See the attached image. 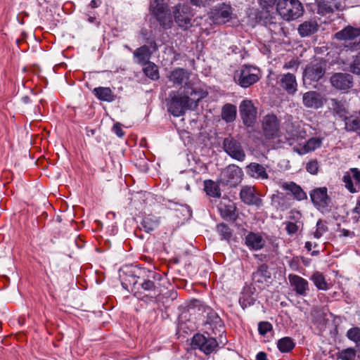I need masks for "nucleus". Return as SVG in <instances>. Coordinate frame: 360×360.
I'll use <instances>...</instances> for the list:
<instances>
[{"label": "nucleus", "instance_id": "nucleus-1", "mask_svg": "<svg viewBox=\"0 0 360 360\" xmlns=\"http://www.w3.org/2000/svg\"><path fill=\"white\" fill-rule=\"evenodd\" d=\"M170 96L171 99L167 103L168 112L175 117H179L193 105L196 106L197 103L204 98V93L191 89V91H185L179 94H171Z\"/></svg>", "mask_w": 360, "mask_h": 360}, {"label": "nucleus", "instance_id": "nucleus-2", "mask_svg": "<svg viewBox=\"0 0 360 360\" xmlns=\"http://www.w3.org/2000/svg\"><path fill=\"white\" fill-rule=\"evenodd\" d=\"M162 278V275L155 271L141 270L138 286L141 294L136 297L145 302H153L160 294L155 281H160Z\"/></svg>", "mask_w": 360, "mask_h": 360}, {"label": "nucleus", "instance_id": "nucleus-3", "mask_svg": "<svg viewBox=\"0 0 360 360\" xmlns=\"http://www.w3.org/2000/svg\"><path fill=\"white\" fill-rule=\"evenodd\" d=\"M268 6L276 4V11L286 21H291L302 16L304 12L299 0H264Z\"/></svg>", "mask_w": 360, "mask_h": 360}, {"label": "nucleus", "instance_id": "nucleus-4", "mask_svg": "<svg viewBox=\"0 0 360 360\" xmlns=\"http://www.w3.org/2000/svg\"><path fill=\"white\" fill-rule=\"evenodd\" d=\"M326 61L321 58L315 59L307 64L303 72L304 85H311L321 79L326 73Z\"/></svg>", "mask_w": 360, "mask_h": 360}, {"label": "nucleus", "instance_id": "nucleus-5", "mask_svg": "<svg viewBox=\"0 0 360 360\" xmlns=\"http://www.w3.org/2000/svg\"><path fill=\"white\" fill-rule=\"evenodd\" d=\"M213 333L205 330L204 334L197 333L192 338L191 345L193 349H198L206 355H209L217 350L219 343Z\"/></svg>", "mask_w": 360, "mask_h": 360}, {"label": "nucleus", "instance_id": "nucleus-6", "mask_svg": "<svg viewBox=\"0 0 360 360\" xmlns=\"http://www.w3.org/2000/svg\"><path fill=\"white\" fill-rule=\"evenodd\" d=\"M314 207L323 214L329 213L332 208V200L328 195L326 187L313 189L309 193Z\"/></svg>", "mask_w": 360, "mask_h": 360}, {"label": "nucleus", "instance_id": "nucleus-7", "mask_svg": "<svg viewBox=\"0 0 360 360\" xmlns=\"http://www.w3.org/2000/svg\"><path fill=\"white\" fill-rule=\"evenodd\" d=\"M203 312L205 314V328L206 330L213 333L214 335H221L224 333V323L218 314L212 308L204 306Z\"/></svg>", "mask_w": 360, "mask_h": 360}, {"label": "nucleus", "instance_id": "nucleus-8", "mask_svg": "<svg viewBox=\"0 0 360 360\" xmlns=\"http://www.w3.org/2000/svg\"><path fill=\"white\" fill-rule=\"evenodd\" d=\"M150 10L162 27L165 29L172 27V16L165 4L154 0L150 4Z\"/></svg>", "mask_w": 360, "mask_h": 360}, {"label": "nucleus", "instance_id": "nucleus-9", "mask_svg": "<svg viewBox=\"0 0 360 360\" xmlns=\"http://www.w3.org/2000/svg\"><path fill=\"white\" fill-rule=\"evenodd\" d=\"M173 15L175 22L183 30H186L192 26L193 14L189 6L185 4H177L173 8Z\"/></svg>", "mask_w": 360, "mask_h": 360}, {"label": "nucleus", "instance_id": "nucleus-10", "mask_svg": "<svg viewBox=\"0 0 360 360\" xmlns=\"http://www.w3.org/2000/svg\"><path fill=\"white\" fill-rule=\"evenodd\" d=\"M255 71V69L251 67L243 66L235 72L234 80L241 87L248 88L259 79V75Z\"/></svg>", "mask_w": 360, "mask_h": 360}, {"label": "nucleus", "instance_id": "nucleus-11", "mask_svg": "<svg viewBox=\"0 0 360 360\" xmlns=\"http://www.w3.org/2000/svg\"><path fill=\"white\" fill-rule=\"evenodd\" d=\"M262 129L266 139H276L280 134V122L275 115L268 114L263 117Z\"/></svg>", "mask_w": 360, "mask_h": 360}, {"label": "nucleus", "instance_id": "nucleus-12", "mask_svg": "<svg viewBox=\"0 0 360 360\" xmlns=\"http://www.w3.org/2000/svg\"><path fill=\"white\" fill-rule=\"evenodd\" d=\"M239 111L243 124L248 127H253L257 120V108L250 100L242 101Z\"/></svg>", "mask_w": 360, "mask_h": 360}, {"label": "nucleus", "instance_id": "nucleus-13", "mask_svg": "<svg viewBox=\"0 0 360 360\" xmlns=\"http://www.w3.org/2000/svg\"><path fill=\"white\" fill-rule=\"evenodd\" d=\"M223 148L226 153L237 160L243 161L245 158V153L240 143L232 137L224 139Z\"/></svg>", "mask_w": 360, "mask_h": 360}, {"label": "nucleus", "instance_id": "nucleus-14", "mask_svg": "<svg viewBox=\"0 0 360 360\" xmlns=\"http://www.w3.org/2000/svg\"><path fill=\"white\" fill-rule=\"evenodd\" d=\"M168 79L174 85H184V91H191V89H195L188 82L189 73L183 68H176L172 71L168 75Z\"/></svg>", "mask_w": 360, "mask_h": 360}, {"label": "nucleus", "instance_id": "nucleus-15", "mask_svg": "<svg viewBox=\"0 0 360 360\" xmlns=\"http://www.w3.org/2000/svg\"><path fill=\"white\" fill-rule=\"evenodd\" d=\"M330 82L338 90H347L353 86V76L349 73L336 72L330 77Z\"/></svg>", "mask_w": 360, "mask_h": 360}, {"label": "nucleus", "instance_id": "nucleus-16", "mask_svg": "<svg viewBox=\"0 0 360 360\" xmlns=\"http://www.w3.org/2000/svg\"><path fill=\"white\" fill-rule=\"evenodd\" d=\"M241 200L246 205L261 207L262 200L255 195V189L253 186H243L240 192Z\"/></svg>", "mask_w": 360, "mask_h": 360}, {"label": "nucleus", "instance_id": "nucleus-17", "mask_svg": "<svg viewBox=\"0 0 360 360\" xmlns=\"http://www.w3.org/2000/svg\"><path fill=\"white\" fill-rule=\"evenodd\" d=\"M288 280L297 295H307L309 291V283L306 279L296 274H289Z\"/></svg>", "mask_w": 360, "mask_h": 360}, {"label": "nucleus", "instance_id": "nucleus-18", "mask_svg": "<svg viewBox=\"0 0 360 360\" xmlns=\"http://www.w3.org/2000/svg\"><path fill=\"white\" fill-rule=\"evenodd\" d=\"M280 86L288 94L293 95L297 90V83L295 76L292 73H286L279 76Z\"/></svg>", "mask_w": 360, "mask_h": 360}, {"label": "nucleus", "instance_id": "nucleus-19", "mask_svg": "<svg viewBox=\"0 0 360 360\" xmlns=\"http://www.w3.org/2000/svg\"><path fill=\"white\" fill-rule=\"evenodd\" d=\"M319 30V25L315 19H309L302 22L297 27V32L301 37H308L316 34Z\"/></svg>", "mask_w": 360, "mask_h": 360}, {"label": "nucleus", "instance_id": "nucleus-20", "mask_svg": "<svg viewBox=\"0 0 360 360\" xmlns=\"http://www.w3.org/2000/svg\"><path fill=\"white\" fill-rule=\"evenodd\" d=\"M360 37V27L347 25L334 34V38L340 41H352Z\"/></svg>", "mask_w": 360, "mask_h": 360}, {"label": "nucleus", "instance_id": "nucleus-21", "mask_svg": "<svg viewBox=\"0 0 360 360\" xmlns=\"http://www.w3.org/2000/svg\"><path fill=\"white\" fill-rule=\"evenodd\" d=\"M303 104L307 108H319L323 105L321 94L315 91H310L303 94Z\"/></svg>", "mask_w": 360, "mask_h": 360}, {"label": "nucleus", "instance_id": "nucleus-22", "mask_svg": "<svg viewBox=\"0 0 360 360\" xmlns=\"http://www.w3.org/2000/svg\"><path fill=\"white\" fill-rule=\"evenodd\" d=\"M245 244L252 250H259L265 245V240L259 233L249 232L245 237Z\"/></svg>", "mask_w": 360, "mask_h": 360}, {"label": "nucleus", "instance_id": "nucleus-23", "mask_svg": "<svg viewBox=\"0 0 360 360\" xmlns=\"http://www.w3.org/2000/svg\"><path fill=\"white\" fill-rule=\"evenodd\" d=\"M219 210L221 218L227 221L234 223L238 218L236 205L233 202L221 205Z\"/></svg>", "mask_w": 360, "mask_h": 360}, {"label": "nucleus", "instance_id": "nucleus-24", "mask_svg": "<svg viewBox=\"0 0 360 360\" xmlns=\"http://www.w3.org/2000/svg\"><path fill=\"white\" fill-rule=\"evenodd\" d=\"M252 281L258 284H266L270 283L271 274L268 271V266L266 264H260L257 269L252 273Z\"/></svg>", "mask_w": 360, "mask_h": 360}, {"label": "nucleus", "instance_id": "nucleus-25", "mask_svg": "<svg viewBox=\"0 0 360 360\" xmlns=\"http://www.w3.org/2000/svg\"><path fill=\"white\" fill-rule=\"evenodd\" d=\"M140 272L139 274H130L127 275L125 278L122 280V286L127 290L128 291L134 292V295L138 297L141 294L139 292V281Z\"/></svg>", "mask_w": 360, "mask_h": 360}, {"label": "nucleus", "instance_id": "nucleus-26", "mask_svg": "<svg viewBox=\"0 0 360 360\" xmlns=\"http://www.w3.org/2000/svg\"><path fill=\"white\" fill-rule=\"evenodd\" d=\"M247 169L250 175L253 178L264 179L269 177L266 168L259 163L252 162L247 166Z\"/></svg>", "mask_w": 360, "mask_h": 360}, {"label": "nucleus", "instance_id": "nucleus-27", "mask_svg": "<svg viewBox=\"0 0 360 360\" xmlns=\"http://www.w3.org/2000/svg\"><path fill=\"white\" fill-rule=\"evenodd\" d=\"M232 10L229 5L221 4L216 10L214 19L219 23H225L231 18Z\"/></svg>", "mask_w": 360, "mask_h": 360}, {"label": "nucleus", "instance_id": "nucleus-28", "mask_svg": "<svg viewBox=\"0 0 360 360\" xmlns=\"http://www.w3.org/2000/svg\"><path fill=\"white\" fill-rule=\"evenodd\" d=\"M284 190L289 191L293 195L294 198L297 200H302L307 199V196L306 193L302 188L297 185L294 181L290 183L285 182L282 185Z\"/></svg>", "mask_w": 360, "mask_h": 360}, {"label": "nucleus", "instance_id": "nucleus-29", "mask_svg": "<svg viewBox=\"0 0 360 360\" xmlns=\"http://www.w3.org/2000/svg\"><path fill=\"white\" fill-rule=\"evenodd\" d=\"M160 222V217L148 214L143 217L141 226L146 232L150 233L158 227Z\"/></svg>", "mask_w": 360, "mask_h": 360}, {"label": "nucleus", "instance_id": "nucleus-30", "mask_svg": "<svg viewBox=\"0 0 360 360\" xmlns=\"http://www.w3.org/2000/svg\"><path fill=\"white\" fill-rule=\"evenodd\" d=\"M221 181H204V190L207 195L213 198L221 197L219 184Z\"/></svg>", "mask_w": 360, "mask_h": 360}, {"label": "nucleus", "instance_id": "nucleus-31", "mask_svg": "<svg viewBox=\"0 0 360 360\" xmlns=\"http://www.w3.org/2000/svg\"><path fill=\"white\" fill-rule=\"evenodd\" d=\"M134 56L138 59L139 63L145 65V63L149 62L151 52L149 47L144 45L136 49Z\"/></svg>", "mask_w": 360, "mask_h": 360}, {"label": "nucleus", "instance_id": "nucleus-32", "mask_svg": "<svg viewBox=\"0 0 360 360\" xmlns=\"http://www.w3.org/2000/svg\"><path fill=\"white\" fill-rule=\"evenodd\" d=\"M295 346L294 340L290 337H284L277 342V347L282 353H288L293 349Z\"/></svg>", "mask_w": 360, "mask_h": 360}, {"label": "nucleus", "instance_id": "nucleus-33", "mask_svg": "<svg viewBox=\"0 0 360 360\" xmlns=\"http://www.w3.org/2000/svg\"><path fill=\"white\" fill-rule=\"evenodd\" d=\"M96 96L101 101L110 102L114 100L112 90L108 87H97L94 89Z\"/></svg>", "mask_w": 360, "mask_h": 360}, {"label": "nucleus", "instance_id": "nucleus-34", "mask_svg": "<svg viewBox=\"0 0 360 360\" xmlns=\"http://www.w3.org/2000/svg\"><path fill=\"white\" fill-rule=\"evenodd\" d=\"M310 280L320 290H327L329 289L328 284L326 282L325 277L319 271L314 272L310 277Z\"/></svg>", "mask_w": 360, "mask_h": 360}, {"label": "nucleus", "instance_id": "nucleus-35", "mask_svg": "<svg viewBox=\"0 0 360 360\" xmlns=\"http://www.w3.org/2000/svg\"><path fill=\"white\" fill-rule=\"evenodd\" d=\"M221 117L226 122H232L236 117V108L231 104H226L221 110Z\"/></svg>", "mask_w": 360, "mask_h": 360}, {"label": "nucleus", "instance_id": "nucleus-36", "mask_svg": "<svg viewBox=\"0 0 360 360\" xmlns=\"http://www.w3.org/2000/svg\"><path fill=\"white\" fill-rule=\"evenodd\" d=\"M224 175L230 180H238L241 179L243 174L242 169L234 165H229L227 167L224 172Z\"/></svg>", "mask_w": 360, "mask_h": 360}, {"label": "nucleus", "instance_id": "nucleus-37", "mask_svg": "<svg viewBox=\"0 0 360 360\" xmlns=\"http://www.w3.org/2000/svg\"><path fill=\"white\" fill-rule=\"evenodd\" d=\"M330 109L340 117L346 116L347 110L344 103L336 98L330 100Z\"/></svg>", "mask_w": 360, "mask_h": 360}, {"label": "nucleus", "instance_id": "nucleus-38", "mask_svg": "<svg viewBox=\"0 0 360 360\" xmlns=\"http://www.w3.org/2000/svg\"><path fill=\"white\" fill-rule=\"evenodd\" d=\"M143 70L144 74L151 79L157 80L159 79L158 68L155 63L147 62L145 63Z\"/></svg>", "mask_w": 360, "mask_h": 360}, {"label": "nucleus", "instance_id": "nucleus-39", "mask_svg": "<svg viewBox=\"0 0 360 360\" xmlns=\"http://www.w3.org/2000/svg\"><path fill=\"white\" fill-rule=\"evenodd\" d=\"M137 198L139 200H141V204L143 207L152 206L155 201V198L153 194L146 191L137 192Z\"/></svg>", "mask_w": 360, "mask_h": 360}, {"label": "nucleus", "instance_id": "nucleus-40", "mask_svg": "<svg viewBox=\"0 0 360 360\" xmlns=\"http://www.w3.org/2000/svg\"><path fill=\"white\" fill-rule=\"evenodd\" d=\"M217 231L223 239L228 241L231 240L233 236L232 230L226 224L224 223L217 224Z\"/></svg>", "mask_w": 360, "mask_h": 360}, {"label": "nucleus", "instance_id": "nucleus-41", "mask_svg": "<svg viewBox=\"0 0 360 360\" xmlns=\"http://www.w3.org/2000/svg\"><path fill=\"white\" fill-rule=\"evenodd\" d=\"M336 356L338 359L340 360H354L356 351L353 348H347L338 352Z\"/></svg>", "mask_w": 360, "mask_h": 360}, {"label": "nucleus", "instance_id": "nucleus-42", "mask_svg": "<svg viewBox=\"0 0 360 360\" xmlns=\"http://www.w3.org/2000/svg\"><path fill=\"white\" fill-rule=\"evenodd\" d=\"M255 299L248 292H243L239 298V304L245 309L255 304Z\"/></svg>", "mask_w": 360, "mask_h": 360}, {"label": "nucleus", "instance_id": "nucleus-43", "mask_svg": "<svg viewBox=\"0 0 360 360\" xmlns=\"http://www.w3.org/2000/svg\"><path fill=\"white\" fill-rule=\"evenodd\" d=\"M316 4L317 13L320 15H324L334 12L333 8L325 0H317Z\"/></svg>", "mask_w": 360, "mask_h": 360}, {"label": "nucleus", "instance_id": "nucleus-44", "mask_svg": "<svg viewBox=\"0 0 360 360\" xmlns=\"http://www.w3.org/2000/svg\"><path fill=\"white\" fill-rule=\"evenodd\" d=\"M347 337L349 340L354 342L357 347L360 346V328L354 327L347 332Z\"/></svg>", "mask_w": 360, "mask_h": 360}, {"label": "nucleus", "instance_id": "nucleus-45", "mask_svg": "<svg viewBox=\"0 0 360 360\" xmlns=\"http://www.w3.org/2000/svg\"><path fill=\"white\" fill-rule=\"evenodd\" d=\"M328 230V228L327 226L326 222L325 221H323L321 219L318 220L316 223V230L314 232V237L315 238H320L323 233L327 232Z\"/></svg>", "mask_w": 360, "mask_h": 360}, {"label": "nucleus", "instance_id": "nucleus-46", "mask_svg": "<svg viewBox=\"0 0 360 360\" xmlns=\"http://www.w3.org/2000/svg\"><path fill=\"white\" fill-rule=\"evenodd\" d=\"M321 140L319 138L314 137L308 140L304 146L306 152L314 150L316 148L321 146Z\"/></svg>", "mask_w": 360, "mask_h": 360}, {"label": "nucleus", "instance_id": "nucleus-47", "mask_svg": "<svg viewBox=\"0 0 360 360\" xmlns=\"http://www.w3.org/2000/svg\"><path fill=\"white\" fill-rule=\"evenodd\" d=\"M345 127L349 131H358L360 130V119H347L345 120Z\"/></svg>", "mask_w": 360, "mask_h": 360}, {"label": "nucleus", "instance_id": "nucleus-48", "mask_svg": "<svg viewBox=\"0 0 360 360\" xmlns=\"http://www.w3.org/2000/svg\"><path fill=\"white\" fill-rule=\"evenodd\" d=\"M61 221H62L61 217L60 215H58V216H56L55 220H52L49 223V225H50L51 228L53 229L52 231H53V234L54 235V238H56V239H58L59 238V236H60V226H57L56 225V224H60Z\"/></svg>", "mask_w": 360, "mask_h": 360}, {"label": "nucleus", "instance_id": "nucleus-49", "mask_svg": "<svg viewBox=\"0 0 360 360\" xmlns=\"http://www.w3.org/2000/svg\"><path fill=\"white\" fill-rule=\"evenodd\" d=\"M273 330V326L271 323L268 321H261L258 324L259 334L264 336L267 333Z\"/></svg>", "mask_w": 360, "mask_h": 360}, {"label": "nucleus", "instance_id": "nucleus-50", "mask_svg": "<svg viewBox=\"0 0 360 360\" xmlns=\"http://www.w3.org/2000/svg\"><path fill=\"white\" fill-rule=\"evenodd\" d=\"M349 68L352 73L360 75V53L354 57Z\"/></svg>", "mask_w": 360, "mask_h": 360}, {"label": "nucleus", "instance_id": "nucleus-51", "mask_svg": "<svg viewBox=\"0 0 360 360\" xmlns=\"http://www.w3.org/2000/svg\"><path fill=\"white\" fill-rule=\"evenodd\" d=\"M284 224H285V231L290 236L296 233L299 230V226L297 224V221H285Z\"/></svg>", "mask_w": 360, "mask_h": 360}, {"label": "nucleus", "instance_id": "nucleus-52", "mask_svg": "<svg viewBox=\"0 0 360 360\" xmlns=\"http://www.w3.org/2000/svg\"><path fill=\"white\" fill-rule=\"evenodd\" d=\"M345 188L352 193L358 192L360 190V181H356V185H354V181H345Z\"/></svg>", "mask_w": 360, "mask_h": 360}, {"label": "nucleus", "instance_id": "nucleus-53", "mask_svg": "<svg viewBox=\"0 0 360 360\" xmlns=\"http://www.w3.org/2000/svg\"><path fill=\"white\" fill-rule=\"evenodd\" d=\"M344 48L346 49L347 51H357L360 49V40L359 41L346 43L344 44Z\"/></svg>", "mask_w": 360, "mask_h": 360}, {"label": "nucleus", "instance_id": "nucleus-54", "mask_svg": "<svg viewBox=\"0 0 360 360\" xmlns=\"http://www.w3.org/2000/svg\"><path fill=\"white\" fill-rule=\"evenodd\" d=\"M307 170L310 174H315L318 172V162L316 161H310L307 165Z\"/></svg>", "mask_w": 360, "mask_h": 360}, {"label": "nucleus", "instance_id": "nucleus-55", "mask_svg": "<svg viewBox=\"0 0 360 360\" xmlns=\"http://www.w3.org/2000/svg\"><path fill=\"white\" fill-rule=\"evenodd\" d=\"M340 237L342 236V237L353 238L355 236V233L354 231H349L345 229H340Z\"/></svg>", "mask_w": 360, "mask_h": 360}, {"label": "nucleus", "instance_id": "nucleus-56", "mask_svg": "<svg viewBox=\"0 0 360 360\" xmlns=\"http://www.w3.org/2000/svg\"><path fill=\"white\" fill-rule=\"evenodd\" d=\"M289 266L291 269L297 271L299 269L300 263L297 259L293 258L289 261Z\"/></svg>", "mask_w": 360, "mask_h": 360}, {"label": "nucleus", "instance_id": "nucleus-57", "mask_svg": "<svg viewBox=\"0 0 360 360\" xmlns=\"http://www.w3.org/2000/svg\"><path fill=\"white\" fill-rule=\"evenodd\" d=\"M113 131L119 137H122L124 136V131L121 129L120 123H116L114 125Z\"/></svg>", "mask_w": 360, "mask_h": 360}, {"label": "nucleus", "instance_id": "nucleus-58", "mask_svg": "<svg viewBox=\"0 0 360 360\" xmlns=\"http://www.w3.org/2000/svg\"><path fill=\"white\" fill-rule=\"evenodd\" d=\"M350 172L352 174V176L355 180H360V170L356 168L350 169Z\"/></svg>", "mask_w": 360, "mask_h": 360}, {"label": "nucleus", "instance_id": "nucleus-59", "mask_svg": "<svg viewBox=\"0 0 360 360\" xmlns=\"http://www.w3.org/2000/svg\"><path fill=\"white\" fill-rule=\"evenodd\" d=\"M256 360H268L267 354L264 352H259L256 355Z\"/></svg>", "mask_w": 360, "mask_h": 360}, {"label": "nucleus", "instance_id": "nucleus-60", "mask_svg": "<svg viewBox=\"0 0 360 360\" xmlns=\"http://www.w3.org/2000/svg\"><path fill=\"white\" fill-rule=\"evenodd\" d=\"M298 64L297 63V62L295 60H290L288 63H286L285 65H284V68H286V69H290V68H293L295 66H297Z\"/></svg>", "mask_w": 360, "mask_h": 360}, {"label": "nucleus", "instance_id": "nucleus-61", "mask_svg": "<svg viewBox=\"0 0 360 360\" xmlns=\"http://www.w3.org/2000/svg\"><path fill=\"white\" fill-rule=\"evenodd\" d=\"M352 212L360 214V199L357 201L355 207L352 210Z\"/></svg>", "mask_w": 360, "mask_h": 360}, {"label": "nucleus", "instance_id": "nucleus-62", "mask_svg": "<svg viewBox=\"0 0 360 360\" xmlns=\"http://www.w3.org/2000/svg\"><path fill=\"white\" fill-rule=\"evenodd\" d=\"M21 100L22 101L25 103V104H27L29 103H30L31 100H30V98L28 96H24L21 98Z\"/></svg>", "mask_w": 360, "mask_h": 360}, {"label": "nucleus", "instance_id": "nucleus-63", "mask_svg": "<svg viewBox=\"0 0 360 360\" xmlns=\"http://www.w3.org/2000/svg\"><path fill=\"white\" fill-rule=\"evenodd\" d=\"M98 1L97 0H92L90 3V6L93 8H97L98 6Z\"/></svg>", "mask_w": 360, "mask_h": 360}, {"label": "nucleus", "instance_id": "nucleus-64", "mask_svg": "<svg viewBox=\"0 0 360 360\" xmlns=\"http://www.w3.org/2000/svg\"><path fill=\"white\" fill-rule=\"evenodd\" d=\"M305 248L307 249V250L308 252H310L311 250V248H312V244L311 242L309 241H307L305 243Z\"/></svg>", "mask_w": 360, "mask_h": 360}]
</instances>
